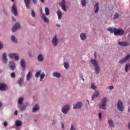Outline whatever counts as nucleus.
Here are the masks:
<instances>
[{"label":"nucleus","mask_w":130,"mask_h":130,"mask_svg":"<svg viewBox=\"0 0 130 130\" xmlns=\"http://www.w3.org/2000/svg\"><path fill=\"white\" fill-rule=\"evenodd\" d=\"M107 104V98L104 97L102 100V103L100 104V109H103V110H106Z\"/></svg>","instance_id":"nucleus-1"},{"label":"nucleus","mask_w":130,"mask_h":130,"mask_svg":"<svg viewBox=\"0 0 130 130\" xmlns=\"http://www.w3.org/2000/svg\"><path fill=\"white\" fill-rule=\"evenodd\" d=\"M117 108L119 111H123L124 110V106L122 101L119 100L117 103Z\"/></svg>","instance_id":"nucleus-2"},{"label":"nucleus","mask_w":130,"mask_h":130,"mask_svg":"<svg viewBox=\"0 0 130 130\" xmlns=\"http://www.w3.org/2000/svg\"><path fill=\"white\" fill-rule=\"evenodd\" d=\"M124 34V30L122 29H115V36H121Z\"/></svg>","instance_id":"nucleus-3"},{"label":"nucleus","mask_w":130,"mask_h":130,"mask_svg":"<svg viewBox=\"0 0 130 130\" xmlns=\"http://www.w3.org/2000/svg\"><path fill=\"white\" fill-rule=\"evenodd\" d=\"M130 58V55L129 54H128L125 56V58H123L122 59L120 60L119 61V63L120 64H123V63H125L126 61H127V60H129Z\"/></svg>","instance_id":"nucleus-4"},{"label":"nucleus","mask_w":130,"mask_h":130,"mask_svg":"<svg viewBox=\"0 0 130 130\" xmlns=\"http://www.w3.org/2000/svg\"><path fill=\"white\" fill-rule=\"evenodd\" d=\"M70 105H66L61 109V111L64 113V114H68V111L70 110Z\"/></svg>","instance_id":"nucleus-5"},{"label":"nucleus","mask_w":130,"mask_h":130,"mask_svg":"<svg viewBox=\"0 0 130 130\" xmlns=\"http://www.w3.org/2000/svg\"><path fill=\"white\" fill-rule=\"evenodd\" d=\"M58 43V39H57V37H56V36H55L52 39V44L54 46H57Z\"/></svg>","instance_id":"nucleus-6"},{"label":"nucleus","mask_w":130,"mask_h":130,"mask_svg":"<svg viewBox=\"0 0 130 130\" xmlns=\"http://www.w3.org/2000/svg\"><path fill=\"white\" fill-rule=\"evenodd\" d=\"M59 6H60L61 9L64 11V12H67V7L66 6V1L63 0L62 2H60L59 3Z\"/></svg>","instance_id":"nucleus-7"},{"label":"nucleus","mask_w":130,"mask_h":130,"mask_svg":"<svg viewBox=\"0 0 130 130\" xmlns=\"http://www.w3.org/2000/svg\"><path fill=\"white\" fill-rule=\"evenodd\" d=\"M12 13L14 15V16H18V11L17 10V7L15 4H13L12 6Z\"/></svg>","instance_id":"nucleus-8"},{"label":"nucleus","mask_w":130,"mask_h":130,"mask_svg":"<svg viewBox=\"0 0 130 130\" xmlns=\"http://www.w3.org/2000/svg\"><path fill=\"white\" fill-rule=\"evenodd\" d=\"M9 67L11 71H14L16 69V63L14 61H10Z\"/></svg>","instance_id":"nucleus-9"},{"label":"nucleus","mask_w":130,"mask_h":130,"mask_svg":"<svg viewBox=\"0 0 130 130\" xmlns=\"http://www.w3.org/2000/svg\"><path fill=\"white\" fill-rule=\"evenodd\" d=\"M119 45L123 46V47H126V46H129V43L127 41L119 42Z\"/></svg>","instance_id":"nucleus-10"},{"label":"nucleus","mask_w":130,"mask_h":130,"mask_svg":"<svg viewBox=\"0 0 130 130\" xmlns=\"http://www.w3.org/2000/svg\"><path fill=\"white\" fill-rule=\"evenodd\" d=\"M20 27V23H16L15 25L12 27V31L14 33L18 30V29H19Z\"/></svg>","instance_id":"nucleus-11"},{"label":"nucleus","mask_w":130,"mask_h":130,"mask_svg":"<svg viewBox=\"0 0 130 130\" xmlns=\"http://www.w3.org/2000/svg\"><path fill=\"white\" fill-rule=\"evenodd\" d=\"M8 90V86L5 83H0V91H6Z\"/></svg>","instance_id":"nucleus-12"},{"label":"nucleus","mask_w":130,"mask_h":130,"mask_svg":"<svg viewBox=\"0 0 130 130\" xmlns=\"http://www.w3.org/2000/svg\"><path fill=\"white\" fill-rule=\"evenodd\" d=\"M83 104L81 102H78L76 105H74L73 109H79L82 107Z\"/></svg>","instance_id":"nucleus-13"},{"label":"nucleus","mask_w":130,"mask_h":130,"mask_svg":"<svg viewBox=\"0 0 130 130\" xmlns=\"http://www.w3.org/2000/svg\"><path fill=\"white\" fill-rule=\"evenodd\" d=\"M100 95V93L99 92V91L95 90L93 93V95H92V100H94L95 98H97V97H98Z\"/></svg>","instance_id":"nucleus-14"},{"label":"nucleus","mask_w":130,"mask_h":130,"mask_svg":"<svg viewBox=\"0 0 130 130\" xmlns=\"http://www.w3.org/2000/svg\"><path fill=\"white\" fill-rule=\"evenodd\" d=\"M20 65L22 67V71L24 72L26 70V63H25V60L22 59L20 62Z\"/></svg>","instance_id":"nucleus-15"},{"label":"nucleus","mask_w":130,"mask_h":130,"mask_svg":"<svg viewBox=\"0 0 130 130\" xmlns=\"http://www.w3.org/2000/svg\"><path fill=\"white\" fill-rule=\"evenodd\" d=\"M24 3L25 4V7L27 9H30V4L31 0H24Z\"/></svg>","instance_id":"nucleus-16"},{"label":"nucleus","mask_w":130,"mask_h":130,"mask_svg":"<svg viewBox=\"0 0 130 130\" xmlns=\"http://www.w3.org/2000/svg\"><path fill=\"white\" fill-rule=\"evenodd\" d=\"M42 18L46 23H49V19L47 18L46 15H45V14H43V15H42Z\"/></svg>","instance_id":"nucleus-17"},{"label":"nucleus","mask_w":130,"mask_h":130,"mask_svg":"<svg viewBox=\"0 0 130 130\" xmlns=\"http://www.w3.org/2000/svg\"><path fill=\"white\" fill-rule=\"evenodd\" d=\"M94 71L96 75H99V74H100L101 70H100V67H99V66L98 65V66L94 67Z\"/></svg>","instance_id":"nucleus-18"},{"label":"nucleus","mask_w":130,"mask_h":130,"mask_svg":"<svg viewBox=\"0 0 130 130\" xmlns=\"http://www.w3.org/2000/svg\"><path fill=\"white\" fill-rule=\"evenodd\" d=\"M90 62L92 63L93 66L97 67L98 66V62H97V60L96 59H91L90 60Z\"/></svg>","instance_id":"nucleus-19"},{"label":"nucleus","mask_w":130,"mask_h":130,"mask_svg":"<svg viewBox=\"0 0 130 130\" xmlns=\"http://www.w3.org/2000/svg\"><path fill=\"white\" fill-rule=\"evenodd\" d=\"M115 29L116 28H112L110 27H109L108 28H107V31H109L110 33H111V34H112L113 33L115 34Z\"/></svg>","instance_id":"nucleus-20"},{"label":"nucleus","mask_w":130,"mask_h":130,"mask_svg":"<svg viewBox=\"0 0 130 130\" xmlns=\"http://www.w3.org/2000/svg\"><path fill=\"white\" fill-rule=\"evenodd\" d=\"M80 38L81 40H83L84 41V40H86V39H87V36L85 34V33H81L80 34Z\"/></svg>","instance_id":"nucleus-21"},{"label":"nucleus","mask_w":130,"mask_h":130,"mask_svg":"<svg viewBox=\"0 0 130 130\" xmlns=\"http://www.w3.org/2000/svg\"><path fill=\"white\" fill-rule=\"evenodd\" d=\"M3 60L5 63L8 62V59L7 58V54L4 53L3 55Z\"/></svg>","instance_id":"nucleus-22"},{"label":"nucleus","mask_w":130,"mask_h":130,"mask_svg":"<svg viewBox=\"0 0 130 130\" xmlns=\"http://www.w3.org/2000/svg\"><path fill=\"white\" fill-rule=\"evenodd\" d=\"M56 14L58 16V20H61V18L62 17V15H61V12L59 10H57L56 12Z\"/></svg>","instance_id":"nucleus-23"},{"label":"nucleus","mask_w":130,"mask_h":130,"mask_svg":"<svg viewBox=\"0 0 130 130\" xmlns=\"http://www.w3.org/2000/svg\"><path fill=\"white\" fill-rule=\"evenodd\" d=\"M94 9L95 10V13H97L99 12V6H98V3H96L94 6Z\"/></svg>","instance_id":"nucleus-24"},{"label":"nucleus","mask_w":130,"mask_h":130,"mask_svg":"<svg viewBox=\"0 0 130 130\" xmlns=\"http://www.w3.org/2000/svg\"><path fill=\"white\" fill-rule=\"evenodd\" d=\"M38 110H39V106L37 104L32 108V112H36V111H38Z\"/></svg>","instance_id":"nucleus-25"},{"label":"nucleus","mask_w":130,"mask_h":130,"mask_svg":"<svg viewBox=\"0 0 130 130\" xmlns=\"http://www.w3.org/2000/svg\"><path fill=\"white\" fill-rule=\"evenodd\" d=\"M31 77H32V72H29L26 76V80L27 81L30 80V79H31Z\"/></svg>","instance_id":"nucleus-26"},{"label":"nucleus","mask_w":130,"mask_h":130,"mask_svg":"<svg viewBox=\"0 0 130 130\" xmlns=\"http://www.w3.org/2000/svg\"><path fill=\"white\" fill-rule=\"evenodd\" d=\"M44 59V57H43V55L41 54H39L38 56V60L39 61H43Z\"/></svg>","instance_id":"nucleus-27"},{"label":"nucleus","mask_w":130,"mask_h":130,"mask_svg":"<svg viewBox=\"0 0 130 130\" xmlns=\"http://www.w3.org/2000/svg\"><path fill=\"white\" fill-rule=\"evenodd\" d=\"M60 76H61L60 73H58L57 72H54L53 73V76L56 77V78L58 79L60 78Z\"/></svg>","instance_id":"nucleus-28"},{"label":"nucleus","mask_w":130,"mask_h":130,"mask_svg":"<svg viewBox=\"0 0 130 130\" xmlns=\"http://www.w3.org/2000/svg\"><path fill=\"white\" fill-rule=\"evenodd\" d=\"M15 124L16 126H21L22 123L21 120H17L15 121Z\"/></svg>","instance_id":"nucleus-29"},{"label":"nucleus","mask_w":130,"mask_h":130,"mask_svg":"<svg viewBox=\"0 0 130 130\" xmlns=\"http://www.w3.org/2000/svg\"><path fill=\"white\" fill-rule=\"evenodd\" d=\"M24 82V79L23 78H20L17 81V83L19 84V86H22V84Z\"/></svg>","instance_id":"nucleus-30"},{"label":"nucleus","mask_w":130,"mask_h":130,"mask_svg":"<svg viewBox=\"0 0 130 130\" xmlns=\"http://www.w3.org/2000/svg\"><path fill=\"white\" fill-rule=\"evenodd\" d=\"M11 40L13 42H14L15 43H17L18 42V41L16 40V37H15V36H11Z\"/></svg>","instance_id":"nucleus-31"},{"label":"nucleus","mask_w":130,"mask_h":130,"mask_svg":"<svg viewBox=\"0 0 130 130\" xmlns=\"http://www.w3.org/2000/svg\"><path fill=\"white\" fill-rule=\"evenodd\" d=\"M108 122H109V124L110 126H113V120H112V119H108Z\"/></svg>","instance_id":"nucleus-32"},{"label":"nucleus","mask_w":130,"mask_h":130,"mask_svg":"<svg viewBox=\"0 0 130 130\" xmlns=\"http://www.w3.org/2000/svg\"><path fill=\"white\" fill-rule=\"evenodd\" d=\"M45 14H46V16L49 15V9H48V8L46 7L45 8Z\"/></svg>","instance_id":"nucleus-33"},{"label":"nucleus","mask_w":130,"mask_h":130,"mask_svg":"<svg viewBox=\"0 0 130 130\" xmlns=\"http://www.w3.org/2000/svg\"><path fill=\"white\" fill-rule=\"evenodd\" d=\"M128 67L130 69V64L127 65V63H126L125 67V72H126V73H127V72H128Z\"/></svg>","instance_id":"nucleus-34"},{"label":"nucleus","mask_w":130,"mask_h":130,"mask_svg":"<svg viewBox=\"0 0 130 130\" xmlns=\"http://www.w3.org/2000/svg\"><path fill=\"white\" fill-rule=\"evenodd\" d=\"M20 111H24V110H25L26 109V106L25 105H23V106H20Z\"/></svg>","instance_id":"nucleus-35"},{"label":"nucleus","mask_w":130,"mask_h":130,"mask_svg":"<svg viewBox=\"0 0 130 130\" xmlns=\"http://www.w3.org/2000/svg\"><path fill=\"white\" fill-rule=\"evenodd\" d=\"M23 101H24V98H20L18 100V103L20 105H21L22 103H23Z\"/></svg>","instance_id":"nucleus-36"},{"label":"nucleus","mask_w":130,"mask_h":130,"mask_svg":"<svg viewBox=\"0 0 130 130\" xmlns=\"http://www.w3.org/2000/svg\"><path fill=\"white\" fill-rule=\"evenodd\" d=\"M41 74V71H40L36 73L35 77L36 78H39L40 77V75Z\"/></svg>","instance_id":"nucleus-37"},{"label":"nucleus","mask_w":130,"mask_h":130,"mask_svg":"<svg viewBox=\"0 0 130 130\" xmlns=\"http://www.w3.org/2000/svg\"><path fill=\"white\" fill-rule=\"evenodd\" d=\"M64 67L66 69V70H68L69 69V67L70 66L69 65V63L67 62H64Z\"/></svg>","instance_id":"nucleus-38"},{"label":"nucleus","mask_w":130,"mask_h":130,"mask_svg":"<svg viewBox=\"0 0 130 130\" xmlns=\"http://www.w3.org/2000/svg\"><path fill=\"white\" fill-rule=\"evenodd\" d=\"M91 88L93 90H96V89H97V87L95 86V84L94 83H91Z\"/></svg>","instance_id":"nucleus-39"},{"label":"nucleus","mask_w":130,"mask_h":130,"mask_svg":"<svg viewBox=\"0 0 130 130\" xmlns=\"http://www.w3.org/2000/svg\"><path fill=\"white\" fill-rule=\"evenodd\" d=\"M45 77V74L42 73L40 75V81H42L43 80V79H44Z\"/></svg>","instance_id":"nucleus-40"},{"label":"nucleus","mask_w":130,"mask_h":130,"mask_svg":"<svg viewBox=\"0 0 130 130\" xmlns=\"http://www.w3.org/2000/svg\"><path fill=\"white\" fill-rule=\"evenodd\" d=\"M17 53H10L9 54V57L11 58H14V57H15L16 56V54Z\"/></svg>","instance_id":"nucleus-41"},{"label":"nucleus","mask_w":130,"mask_h":130,"mask_svg":"<svg viewBox=\"0 0 130 130\" xmlns=\"http://www.w3.org/2000/svg\"><path fill=\"white\" fill-rule=\"evenodd\" d=\"M86 0H81V5L82 7H86Z\"/></svg>","instance_id":"nucleus-42"},{"label":"nucleus","mask_w":130,"mask_h":130,"mask_svg":"<svg viewBox=\"0 0 130 130\" xmlns=\"http://www.w3.org/2000/svg\"><path fill=\"white\" fill-rule=\"evenodd\" d=\"M118 14L117 13H116L115 14V15H114V17H113V19L114 20H116V19H117V18H118Z\"/></svg>","instance_id":"nucleus-43"},{"label":"nucleus","mask_w":130,"mask_h":130,"mask_svg":"<svg viewBox=\"0 0 130 130\" xmlns=\"http://www.w3.org/2000/svg\"><path fill=\"white\" fill-rule=\"evenodd\" d=\"M70 130H76V128H75V126H74V124H71Z\"/></svg>","instance_id":"nucleus-44"},{"label":"nucleus","mask_w":130,"mask_h":130,"mask_svg":"<svg viewBox=\"0 0 130 130\" xmlns=\"http://www.w3.org/2000/svg\"><path fill=\"white\" fill-rule=\"evenodd\" d=\"M31 16L33 18H35V16H36L35 12L33 10L31 11Z\"/></svg>","instance_id":"nucleus-45"},{"label":"nucleus","mask_w":130,"mask_h":130,"mask_svg":"<svg viewBox=\"0 0 130 130\" xmlns=\"http://www.w3.org/2000/svg\"><path fill=\"white\" fill-rule=\"evenodd\" d=\"M15 60H19V56L17 54H15V56L14 57Z\"/></svg>","instance_id":"nucleus-46"},{"label":"nucleus","mask_w":130,"mask_h":130,"mask_svg":"<svg viewBox=\"0 0 130 130\" xmlns=\"http://www.w3.org/2000/svg\"><path fill=\"white\" fill-rule=\"evenodd\" d=\"M99 119H101L102 118V113H99Z\"/></svg>","instance_id":"nucleus-47"},{"label":"nucleus","mask_w":130,"mask_h":130,"mask_svg":"<svg viewBox=\"0 0 130 130\" xmlns=\"http://www.w3.org/2000/svg\"><path fill=\"white\" fill-rule=\"evenodd\" d=\"M11 76L12 78H15V77H16V75L14 72L12 73Z\"/></svg>","instance_id":"nucleus-48"},{"label":"nucleus","mask_w":130,"mask_h":130,"mask_svg":"<svg viewBox=\"0 0 130 130\" xmlns=\"http://www.w3.org/2000/svg\"><path fill=\"white\" fill-rule=\"evenodd\" d=\"M4 47V45H3V44H2V42H0V50L1 49H2Z\"/></svg>","instance_id":"nucleus-49"},{"label":"nucleus","mask_w":130,"mask_h":130,"mask_svg":"<svg viewBox=\"0 0 130 130\" xmlns=\"http://www.w3.org/2000/svg\"><path fill=\"white\" fill-rule=\"evenodd\" d=\"M4 125L5 126H8V122L5 121V122H4Z\"/></svg>","instance_id":"nucleus-50"},{"label":"nucleus","mask_w":130,"mask_h":130,"mask_svg":"<svg viewBox=\"0 0 130 130\" xmlns=\"http://www.w3.org/2000/svg\"><path fill=\"white\" fill-rule=\"evenodd\" d=\"M114 87H113V86H111L109 87V90H112Z\"/></svg>","instance_id":"nucleus-51"},{"label":"nucleus","mask_w":130,"mask_h":130,"mask_svg":"<svg viewBox=\"0 0 130 130\" xmlns=\"http://www.w3.org/2000/svg\"><path fill=\"white\" fill-rule=\"evenodd\" d=\"M28 55L30 57H32V53L31 52H28Z\"/></svg>","instance_id":"nucleus-52"},{"label":"nucleus","mask_w":130,"mask_h":130,"mask_svg":"<svg viewBox=\"0 0 130 130\" xmlns=\"http://www.w3.org/2000/svg\"><path fill=\"white\" fill-rule=\"evenodd\" d=\"M94 58H96V57H97V53H96V52H94Z\"/></svg>","instance_id":"nucleus-53"},{"label":"nucleus","mask_w":130,"mask_h":130,"mask_svg":"<svg viewBox=\"0 0 130 130\" xmlns=\"http://www.w3.org/2000/svg\"><path fill=\"white\" fill-rule=\"evenodd\" d=\"M79 77L80 78H83V74H82L81 73H79Z\"/></svg>","instance_id":"nucleus-54"},{"label":"nucleus","mask_w":130,"mask_h":130,"mask_svg":"<svg viewBox=\"0 0 130 130\" xmlns=\"http://www.w3.org/2000/svg\"><path fill=\"white\" fill-rule=\"evenodd\" d=\"M34 4H36L37 3V0H32Z\"/></svg>","instance_id":"nucleus-55"},{"label":"nucleus","mask_w":130,"mask_h":130,"mask_svg":"<svg viewBox=\"0 0 130 130\" xmlns=\"http://www.w3.org/2000/svg\"><path fill=\"white\" fill-rule=\"evenodd\" d=\"M12 19L13 21H14L15 22V21H16V19H15V18L14 17H12Z\"/></svg>","instance_id":"nucleus-56"},{"label":"nucleus","mask_w":130,"mask_h":130,"mask_svg":"<svg viewBox=\"0 0 130 130\" xmlns=\"http://www.w3.org/2000/svg\"><path fill=\"white\" fill-rule=\"evenodd\" d=\"M15 115H18V111H15Z\"/></svg>","instance_id":"nucleus-57"},{"label":"nucleus","mask_w":130,"mask_h":130,"mask_svg":"<svg viewBox=\"0 0 130 130\" xmlns=\"http://www.w3.org/2000/svg\"><path fill=\"white\" fill-rule=\"evenodd\" d=\"M61 126H62V128H63V127H64V124L63 123H61Z\"/></svg>","instance_id":"nucleus-58"},{"label":"nucleus","mask_w":130,"mask_h":130,"mask_svg":"<svg viewBox=\"0 0 130 130\" xmlns=\"http://www.w3.org/2000/svg\"><path fill=\"white\" fill-rule=\"evenodd\" d=\"M128 127L129 129H130V122L128 124Z\"/></svg>","instance_id":"nucleus-59"},{"label":"nucleus","mask_w":130,"mask_h":130,"mask_svg":"<svg viewBox=\"0 0 130 130\" xmlns=\"http://www.w3.org/2000/svg\"><path fill=\"white\" fill-rule=\"evenodd\" d=\"M54 123H55V121L53 120L52 121V124H54Z\"/></svg>","instance_id":"nucleus-60"},{"label":"nucleus","mask_w":130,"mask_h":130,"mask_svg":"<svg viewBox=\"0 0 130 130\" xmlns=\"http://www.w3.org/2000/svg\"><path fill=\"white\" fill-rule=\"evenodd\" d=\"M57 27H60V25L59 24H56Z\"/></svg>","instance_id":"nucleus-61"},{"label":"nucleus","mask_w":130,"mask_h":130,"mask_svg":"<svg viewBox=\"0 0 130 130\" xmlns=\"http://www.w3.org/2000/svg\"><path fill=\"white\" fill-rule=\"evenodd\" d=\"M128 112H130V108H128Z\"/></svg>","instance_id":"nucleus-62"},{"label":"nucleus","mask_w":130,"mask_h":130,"mask_svg":"<svg viewBox=\"0 0 130 130\" xmlns=\"http://www.w3.org/2000/svg\"><path fill=\"white\" fill-rule=\"evenodd\" d=\"M41 13L42 14V15L43 14V13H42V9H41Z\"/></svg>","instance_id":"nucleus-63"},{"label":"nucleus","mask_w":130,"mask_h":130,"mask_svg":"<svg viewBox=\"0 0 130 130\" xmlns=\"http://www.w3.org/2000/svg\"><path fill=\"white\" fill-rule=\"evenodd\" d=\"M41 2H42V3H44V0H41Z\"/></svg>","instance_id":"nucleus-64"}]
</instances>
